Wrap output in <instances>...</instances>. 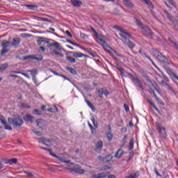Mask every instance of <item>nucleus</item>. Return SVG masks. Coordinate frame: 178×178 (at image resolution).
Wrapping results in <instances>:
<instances>
[{
    "mask_svg": "<svg viewBox=\"0 0 178 178\" xmlns=\"http://www.w3.org/2000/svg\"><path fill=\"white\" fill-rule=\"evenodd\" d=\"M136 24L138 26V27L140 29L143 34L145 35L147 38H153L154 37V32L148 27L147 25L143 24L140 20L137 18L134 19Z\"/></svg>",
    "mask_w": 178,
    "mask_h": 178,
    "instance_id": "7ed1b4c3",
    "label": "nucleus"
},
{
    "mask_svg": "<svg viewBox=\"0 0 178 178\" xmlns=\"http://www.w3.org/2000/svg\"><path fill=\"white\" fill-rule=\"evenodd\" d=\"M150 90L151 91H154V90H156V86H155L154 83H152L150 86Z\"/></svg>",
    "mask_w": 178,
    "mask_h": 178,
    "instance_id": "13d9d810",
    "label": "nucleus"
},
{
    "mask_svg": "<svg viewBox=\"0 0 178 178\" xmlns=\"http://www.w3.org/2000/svg\"><path fill=\"white\" fill-rule=\"evenodd\" d=\"M13 73H15V74H22V76H24V77H26V79H30V76H29V74H26L24 72L13 71Z\"/></svg>",
    "mask_w": 178,
    "mask_h": 178,
    "instance_id": "4c0bfd02",
    "label": "nucleus"
},
{
    "mask_svg": "<svg viewBox=\"0 0 178 178\" xmlns=\"http://www.w3.org/2000/svg\"><path fill=\"white\" fill-rule=\"evenodd\" d=\"M94 34L95 37H97V38L99 40V44L101 46L103 47L104 49H105L106 52L110 54V55H112V56H115V55H116V51H115L113 49L109 47V44H108V43H106V42H105V40L102 39L104 36H102V35L98 34L97 31H94Z\"/></svg>",
    "mask_w": 178,
    "mask_h": 178,
    "instance_id": "f03ea898",
    "label": "nucleus"
},
{
    "mask_svg": "<svg viewBox=\"0 0 178 178\" xmlns=\"http://www.w3.org/2000/svg\"><path fill=\"white\" fill-rule=\"evenodd\" d=\"M95 145H96L95 151L97 152H100L101 149H102V147H104V143H102V140H99V141L96 143Z\"/></svg>",
    "mask_w": 178,
    "mask_h": 178,
    "instance_id": "f3484780",
    "label": "nucleus"
},
{
    "mask_svg": "<svg viewBox=\"0 0 178 178\" xmlns=\"http://www.w3.org/2000/svg\"><path fill=\"white\" fill-rule=\"evenodd\" d=\"M83 56H84V54L77 52V51H76L73 54L74 58H83Z\"/></svg>",
    "mask_w": 178,
    "mask_h": 178,
    "instance_id": "72a5a7b5",
    "label": "nucleus"
},
{
    "mask_svg": "<svg viewBox=\"0 0 178 178\" xmlns=\"http://www.w3.org/2000/svg\"><path fill=\"white\" fill-rule=\"evenodd\" d=\"M97 24H99V26H101L102 27V26H104V21H102V19H99L97 20Z\"/></svg>",
    "mask_w": 178,
    "mask_h": 178,
    "instance_id": "8fccbe9b",
    "label": "nucleus"
},
{
    "mask_svg": "<svg viewBox=\"0 0 178 178\" xmlns=\"http://www.w3.org/2000/svg\"><path fill=\"white\" fill-rule=\"evenodd\" d=\"M156 127L161 137H163V138H166V136H168V134H166V129H165V127H163V126H162V124L156 122Z\"/></svg>",
    "mask_w": 178,
    "mask_h": 178,
    "instance_id": "0eeeda50",
    "label": "nucleus"
},
{
    "mask_svg": "<svg viewBox=\"0 0 178 178\" xmlns=\"http://www.w3.org/2000/svg\"><path fill=\"white\" fill-rule=\"evenodd\" d=\"M81 38L86 40V38H88V35H87L86 33H81Z\"/></svg>",
    "mask_w": 178,
    "mask_h": 178,
    "instance_id": "6e6d98bb",
    "label": "nucleus"
},
{
    "mask_svg": "<svg viewBox=\"0 0 178 178\" xmlns=\"http://www.w3.org/2000/svg\"><path fill=\"white\" fill-rule=\"evenodd\" d=\"M65 69L66 70H67V72L71 73V74H74V76L77 75V71L74 68L70 67H65Z\"/></svg>",
    "mask_w": 178,
    "mask_h": 178,
    "instance_id": "a878e982",
    "label": "nucleus"
},
{
    "mask_svg": "<svg viewBox=\"0 0 178 178\" xmlns=\"http://www.w3.org/2000/svg\"><path fill=\"white\" fill-rule=\"evenodd\" d=\"M128 77L129 79H131V80H132V81H134V80H135L137 77H134V76H133V74H128Z\"/></svg>",
    "mask_w": 178,
    "mask_h": 178,
    "instance_id": "5fc2aeb1",
    "label": "nucleus"
},
{
    "mask_svg": "<svg viewBox=\"0 0 178 178\" xmlns=\"http://www.w3.org/2000/svg\"><path fill=\"white\" fill-rule=\"evenodd\" d=\"M37 42H38V45H41L42 42L45 44V42H48L47 41V38L38 37Z\"/></svg>",
    "mask_w": 178,
    "mask_h": 178,
    "instance_id": "b1692460",
    "label": "nucleus"
},
{
    "mask_svg": "<svg viewBox=\"0 0 178 178\" xmlns=\"http://www.w3.org/2000/svg\"><path fill=\"white\" fill-rule=\"evenodd\" d=\"M91 120H92L95 129H97L98 127V124L97 122H95V118H94V117H92L91 118Z\"/></svg>",
    "mask_w": 178,
    "mask_h": 178,
    "instance_id": "3c124183",
    "label": "nucleus"
},
{
    "mask_svg": "<svg viewBox=\"0 0 178 178\" xmlns=\"http://www.w3.org/2000/svg\"><path fill=\"white\" fill-rule=\"evenodd\" d=\"M102 89V92H103V94L106 96L109 95V91H108V90L105 89V88H101Z\"/></svg>",
    "mask_w": 178,
    "mask_h": 178,
    "instance_id": "de8ad7c7",
    "label": "nucleus"
},
{
    "mask_svg": "<svg viewBox=\"0 0 178 178\" xmlns=\"http://www.w3.org/2000/svg\"><path fill=\"white\" fill-rule=\"evenodd\" d=\"M9 65L8 63H4L1 65L0 66V72H3V70H6V69H8Z\"/></svg>",
    "mask_w": 178,
    "mask_h": 178,
    "instance_id": "c756f323",
    "label": "nucleus"
},
{
    "mask_svg": "<svg viewBox=\"0 0 178 178\" xmlns=\"http://www.w3.org/2000/svg\"><path fill=\"white\" fill-rule=\"evenodd\" d=\"M67 60H68V62H70V63H76V59H74V58L68 56L66 57Z\"/></svg>",
    "mask_w": 178,
    "mask_h": 178,
    "instance_id": "c9c22d12",
    "label": "nucleus"
},
{
    "mask_svg": "<svg viewBox=\"0 0 178 178\" xmlns=\"http://www.w3.org/2000/svg\"><path fill=\"white\" fill-rule=\"evenodd\" d=\"M106 137L109 141H112L113 138V135L112 134V128L111 127V125H108V133H107Z\"/></svg>",
    "mask_w": 178,
    "mask_h": 178,
    "instance_id": "aec40b11",
    "label": "nucleus"
},
{
    "mask_svg": "<svg viewBox=\"0 0 178 178\" xmlns=\"http://www.w3.org/2000/svg\"><path fill=\"white\" fill-rule=\"evenodd\" d=\"M26 7L29 10H37V9H38V7L37 6H33V5H26Z\"/></svg>",
    "mask_w": 178,
    "mask_h": 178,
    "instance_id": "7c9ffc66",
    "label": "nucleus"
},
{
    "mask_svg": "<svg viewBox=\"0 0 178 178\" xmlns=\"http://www.w3.org/2000/svg\"><path fill=\"white\" fill-rule=\"evenodd\" d=\"M40 20L42 22H48V23H51V19H49L48 18H44V17H40Z\"/></svg>",
    "mask_w": 178,
    "mask_h": 178,
    "instance_id": "864d4df0",
    "label": "nucleus"
},
{
    "mask_svg": "<svg viewBox=\"0 0 178 178\" xmlns=\"http://www.w3.org/2000/svg\"><path fill=\"white\" fill-rule=\"evenodd\" d=\"M117 29L119 30V31H120L119 35L122 38V41L124 42V44H126L129 48H131V49H133V48L136 47V44L129 39L130 37H131V35L122 28H119L118 26H117Z\"/></svg>",
    "mask_w": 178,
    "mask_h": 178,
    "instance_id": "f257e3e1",
    "label": "nucleus"
},
{
    "mask_svg": "<svg viewBox=\"0 0 178 178\" xmlns=\"http://www.w3.org/2000/svg\"><path fill=\"white\" fill-rule=\"evenodd\" d=\"M165 14L166 15V17H168L170 22L173 24L175 29L178 31L177 21L173 20L172 17H170L169 13H168L167 11H165Z\"/></svg>",
    "mask_w": 178,
    "mask_h": 178,
    "instance_id": "9b49d317",
    "label": "nucleus"
},
{
    "mask_svg": "<svg viewBox=\"0 0 178 178\" xmlns=\"http://www.w3.org/2000/svg\"><path fill=\"white\" fill-rule=\"evenodd\" d=\"M5 163L7 165H16L17 163V159H8V161H5Z\"/></svg>",
    "mask_w": 178,
    "mask_h": 178,
    "instance_id": "cd10ccee",
    "label": "nucleus"
},
{
    "mask_svg": "<svg viewBox=\"0 0 178 178\" xmlns=\"http://www.w3.org/2000/svg\"><path fill=\"white\" fill-rule=\"evenodd\" d=\"M133 148H134V138H131L130 139V143H129V149L130 151H131V149H133Z\"/></svg>",
    "mask_w": 178,
    "mask_h": 178,
    "instance_id": "e433bc0d",
    "label": "nucleus"
},
{
    "mask_svg": "<svg viewBox=\"0 0 178 178\" xmlns=\"http://www.w3.org/2000/svg\"><path fill=\"white\" fill-rule=\"evenodd\" d=\"M143 1L145 3H146V5H148L149 9H154V6L152 5V3L149 1V0H143Z\"/></svg>",
    "mask_w": 178,
    "mask_h": 178,
    "instance_id": "58836bf2",
    "label": "nucleus"
},
{
    "mask_svg": "<svg viewBox=\"0 0 178 178\" xmlns=\"http://www.w3.org/2000/svg\"><path fill=\"white\" fill-rule=\"evenodd\" d=\"M58 161H60V162H62L63 163H67L68 166H70L72 165V166H74V163H72L70 160H65L66 157H57Z\"/></svg>",
    "mask_w": 178,
    "mask_h": 178,
    "instance_id": "f8f14e48",
    "label": "nucleus"
},
{
    "mask_svg": "<svg viewBox=\"0 0 178 178\" xmlns=\"http://www.w3.org/2000/svg\"><path fill=\"white\" fill-rule=\"evenodd\" d=\"M29 72H30L32 76H33V73H34L35 74H38V71L37 70V69L31 70Z\"/></svg>",
    "mask_w": 178,
    "mask_h": 178,
    "instance_id": "09e8293b",
    "label": "nucleus"
},
{
    "mask_svg": "<svg viewBox=\"0 0 178 178\" xmlns=\"http://www.w3.org/2000/svg\"><path fill=\"white\" fill-rule=\"evenodd\" d=\"M43 57L40 54H32L31 55V60H38V62H41L42 60Z\"/></svg>",
    "mask_w": 178,
    "mask_h": 178,
    "instance_id": "a211bd4d",
    "label": "nucleus"
},
{
    "mask_svg": "<svg viewBox=\"0 0 178 178\" xmlns=\"http://www.w3.org/2000/svg\"><path fill=\"white\" fill-rule=\"evenodd\" d=\"M109 169H112V166H111V165H103L101 168L100 170L104 171V170H108Z\"/></svg>",
    "mask_w": 178,
    "mask_h": 178,
    "instance_id": "c03bdc74",
    "label": "nucleus"
},
{
    "mask_svg": "<svg viewBox=\"0 0 178 178\" xmlns=\"http://www.w3.org/2000/svg\"><path fill=\"white\" fill-rule=\"evenodd\" d=\"M65 34H67V35H68V37H70V38H72V37H73V35H72V33H70V31H66Z\"/></svg>",
    "mask_w": 178,
    "mask_h": 178,
    "instance_id": "774afa93",
    "label": "nucleus"
},
{
    "mask_svg": "<svg viewBox=\"0 0 178 178\" xmlns=\"http://www.w3.org/2000/svg\"><path fill=\"white\" fill-rule=\"evenodd\" d=\"M24 120H25V122H30L31 123H33L34 122V117L30 114H26L24 116Z\"/></svg>",
    "mask_w": 178,
    "mask_h": 178,
    "instance_id": "6ab92c4d",
    "label": "nucleus"
},
{
    "mask_svg": "<svg viewBox=\"0 0 178 178\" xmlns=\"http://www.w3.org/2000/svg\"><path fill=\"white\" fill-rule=\"evenodd\" d=\"M138 177H140V171L133 170L125 178H138Z\"/></svg>",
    "mask_w": 178,
    "mask_h": 178,
    "instance_id": "ddd939ff",
    "label": "nucleus"
},
{
    "mask_svg": "<svg viewBox=\"0 0 178 178\" xmlns=\"http://www.w3.org/2000/svg\"><path fill=\"white\" fill-rule=\"evenodd\" d=\"M0 122L3 124L6 130H12V127L6 123V119L3 115H0Z\"/></svg>",
    "mask_w": 178,
    "mask_h": 178,
    "instance_id": "6e6552de",
    "label": "nucleus"
},
{
    "mask_svg": "<svg viewBox=\"0 0 178 178\" xmlns=\"http://www.w3.org/2000/svg\"><path fill=\"white\" fill-rule=\"evenodd\" d=\"M32 113H33V115H37L38 116H41L42 115V112L37 109L33 110Z\"/></svg>",
    "mask_w": 178,
    "mask_h": 178,
    "instance_id": "a19ab883",
    "label": "nucleus"
},
{
    "mask_svg": "<svg viewBox=\"0 0 178 178\" xmlns=\"http://www.w3.org/2000/svg\"><path fill=\"white\" fill-rule=\"evenodd\" d=\"M48 168H47V170H51V172H55V168H54V167L51 166V165H48Z\"/></svg>",
    "mask_w": 178,
    "mask_h": 178,
    "instance_id": "680f3d73",
    "label": "nucleus"
},
{
    "mask_svg": "<svg viewBox=\"0 0 178 178\" xmlns=\"http://www.w3.org/2000/svg\"><path fill=\"white\" fill-rule=\"evenodd\" d=\"M91 133L93 136H95L97 134V130L95 129V128H92L91 129Z\"/></svg>",
    "mask_w": 178,
    "mask_h": 178,
    "instance_id": "bf43d9fd",
    "label": "nucleus"
},
{
    "mask_svg": "<svg viewBox=\"0 0 178 178\" xmlns=\"http://www.w3.org/2000/svg\"><path fill=\"white\" fill-rule=\"evenodd\" d=\"M70 2L74 8H80L83 5V2L79 0H70Z\"/></svg>",
    "mask_w": 178,
    "mask_h": 178,
    "instance_id": "dca6fc26",
    "label": "nucleus"
},
{
    "mask_svg": "<svg viewBox=\"0 0 178 178\" xmlns=\"http://www.w3.org/2000/svg\"><path fill=\"white\" fill-rule=\"evenodd\" d=\"M122 156H123V152L122 149H120L116 152L114 156V158H117V159H120V158H122Z\"/></svg>",
    "mask_w": 178,
    "mask_h": 178,
    "instance_id": "393cba45",
    "label": "nucleus"
},
{
    "mask_svg": "<svg viewBox=\"0 0 178 178\" xmlns=\"http://www.w3.org/2000/svg\"><path fill=\"white\" fill-rule=\"evenodd\" d=\"M165 88L168 89V92H169L170 94H175V89H173V87L170 86V85L168 84V85L165 87Z\"/></svg>",
    "mask_w": 178,
    "mask_h": 178,
    "instance_id": "473e14b6",
    "label": "nucleus"
},
{
    "mask_svg": "<svg viewBox=\"0 0 178 178\" xmlns=\"http://www.w3.org/2000/svg\"><path fill=\"white\" fill-rule=\"evenodd\" d=\"M11 43L9 41L7 40H3L1 42V47H2V50L1 51V56H3L5 54H8V51H10L9 47H10Z\"/></svg>",
    "mask_w": 178,
    "mask_h": 178,
    "instance_id": "423d86ee",
    "label": "nucleus"
},
{
    "mask_svg": "<svg viewBox=\"0 0 178 178\" xmlns=\"http://www.w3.org/2000/svg\"><path fill=\"white\" fill-rule=\"evenodd\" d=\"M134 84H135L136 86H137L138 88H140V90H144V87H143V83H141V81L138 79V78H136L132 81Z\"/></svg>",
    "mask_w": 178,
    "mask_h": 178,
    "instance_id": "4468645a",
    "label": "nucleus"
},
{
    "mask_svg": "<svg viewBox=\"0 0 178 178\" xmlns=\"http://www.w3.org/2000/svg\"><path fill=\"white\" fill-rule=\"evenodd\" d=\"M73 170L75 173H79V175H83L85 172L84 169H81V167L79 165H74Z\"/></svg>",
    "mask_w": 178,
    "mask_h": 178,
    "instance_id": "2eb2a0df",
    "label": "nucleus"
},
{
    "mask_svg": "<svg viewBox=\"0 0 178 178\" xmlns=\"http://www.w3.org/2000/svg\"><path fill=\"white\" fill-rule=\"evenodd\" d=\"M48 111L49 112H51V113L58 112V108L56 107V106H53V108H49Z\"/></svg>",
    "mask_w": 178,
    "mask_h": 178,
    "instance_id": "a18cd8bd",
    "label": "nucleus"
},
{
    "mask_svg": "<svg viewBox=\"0 0 178 178\" xmlns=\"http://www.w3.org/2000/svg\"><path fill=\"white\" fill-rule=\"evenodd\" d=\"M166 6H174V8H176V2H175V0H166L165 1Z\"/></svg>",
    "mask_w": 178,
    "mask_h": 178,
    "instance_id": "c85d7f7f",
    "label": "nucleus"
},
{
    "mask_svg": "<svg viewBox=\"0 0 178 178\" xmlns=\"http://www.w3.org/2000/svg\"><path fill=\"white\" fill-rule=\"evenodd\" d=\"M53 47L57 49V51H61L60 44H59L58 42H53Z\"/></svg>",
    "mask_w": 178,
    "mask_h": 178,
    "instance_id": "ea45409f",
    "label": "nucleus"
},
{
    "mask_svg": "<svg viewBox=\"0 0 178 178\" xmlns=\"http://www.w3.org/2000/svg\"><path fill=\"white\" fill-rule=\"evenodd\" d=\"M108 176V172H102L100 174L93 175L92 177L93 178H105Z\"/></svg>",
    "mask_w": 178,
    "mask_h": 178,
    "instance_id": "4be33fe9",
    "label": "nucleus"
},
{
    "mask_svg": "<svg viewBox=\"0 0 178 178\" xmlns=\"http://www.w3.org/2000/svg\"><path fill=\"white\" fill-rule=\"evenodd\" d=\"M24 173H25V175H26V177L34 178V174H33L29 171H24Z\"/></svg>",
    "mask_w": 178,
    "mask_h": 178,
    "instance_id": "37998d69",
    "label": "nucleus"
},
{
    "mask_svg": "<svg viewBox=\"0 0 178 178\" xmlns=\"http://www.w3.org/2000/svg\"><path fill=\"white\" fill-rule=\"evenodd\" d=\"M166 72H167V73H168V74H170V76H172L173 77H175V79L176 80L178 81V76H177V74H176V73H175L173 72V70H172L170 68L168 67V68H166Z\"/></svg>",
    "mask_w": 178,
    "mask_h": 178,
    "instance_id": "412c9836",
    "label": "nucleus"
},
{
    "mask_svg": "<svg viewBox=\"0 0 178 178\" xmlns=\"http://www.w3.org/2000/svg\"><path fill=\"white\" fill-rule=\"evenodd\" d=\"M160 84L163 86V87H166L168 85V83L165 82V81H161Z\"/></svg>",
    "mask_w": 178,
    "mask_h": 178,
    "instance_id": "e2e57ef3",
    "label": "nucleus"
},
{
    "mask_svg": "<svg viewBox=\"0 0 178 178\" xmlns=\"http://www.w3.org/2000/svg\"><path fill=\"white\" fill-rule=\"evenodd\" d=\"M52 55H58V56H60V58H63V54H60V52H58V51L54 49L51 51Z\"/></svg>",
    "mask_w": 178,
    "mask_h": 178,
    "instance_id": "79ce46f5",
    "label": "nucleus"
},
{
    "mask_svg": "<svg viewBox=\"0 0 178 178\" xmlns=\"http://www.w3.org/2000/svg\"><path fill=\"white\" fill-rule=\"evenodd\" d=\"M112 159H113V156H112V155H108V156H104V162H111V161H112Z\"/></svg>",
    "mask_w": 178,
    "mask_h": 178,
    "instance_id": "2f4dec72",
    "label": "nucleus"
},
{
    "mask_svg": "<svg viewBox=\"0 0 178 178\" xmlns=\"http://www.w3.org/2000/svg\"><path fill=\"white\" fill-rule=\"evenodd\" d=\"M152 54L160 62H163L164 63H169V60H168V58H166L165 56L162 55V53L159 52V51H158L156 49H153L152 50Z\"/></svg>",
    "mask_w": 178,
    "mask_h": 178,
    "instance_id": "39448f33",
    "label": "nucleus"
},
{
    "mask_svg": "<svg viewBox=\"0 0 178 178\" xmlns=\"http://www.w3.org/2000/svg\"><path fill=\"white\" fill-rule=\"evenodd\" d=\"M122 1L124 3L125 6L127 8H129V9L134 6V4H133V3H131V1H129V0H122Z\"/></svg>",
    "mask_w": 178,
    "mask_h": 178,
    "instance_id": "bb28decb",
    "label": "nucleus"
},
{
    "mask_svg": "<svg viewBox=\"0 0 178 178\" xmlns=\"http://www.w3.org/2000/svg\"><path fill=\"white\" fill-rule=\"evenodd\" d=\"M8 121L9 122V123H12L13 126H14V127H16V129L22 127V126H23V124L24 123L23 122V119L19 115H16L15 117H14V118H8Z\"/></svg>",
    "mask_w": 178,
    "mask_h": 178,
    "instance_id": "20e7f679",
    "label": "nucleus"
},
{
    "mask_svg": "<svg viewBox=\"0 0 178 178\" xmlns=\"http://www.w3.org/2000/svg\"><path fill=\"white\" fill-rule=\"evenodd\" d=\"M124 108L126 112H129V111H130L129 106H127V104H124Z\"/></svg>",
    "mask_w": 178,
    "mask_h": 178,
    "instance_id": "69168bd1",
    "label": "nucleus"
},
{
    "mask_svg": "<svg viewBox=\"0 0 178 178\" xmlns=\"http://www.w3.org/2000/svg\"><path fill=\"white\" fill-rule=\"evenodd\" d=\"M89 54H90V55H91V56H92V58H97V56H98V55L96 54L95 52L89 51Z\"/></svg>",
    "mask_w": 178,
    "mask_h": 178,
    "instance_id": "052dcab7",
    "label": "nucleus"
},
{
    "mask_svg": "<svg viewBox=\"0 0 178 178\" xmlns=\"http://www.w3.org/2000/svg\"><path fill=\"white\" fill-rule=\"evenodd\" d=\"M98 94H99V97L100 98H102V95H104V93H103L102 89H100V90H98Z\"/></svg>",
    "mask_w": 178,
    "mask_h": 178,
    "instance_id": "0e129e2a",
    "label": "nucleus"
},
{
    "mask_svg": "<svg viewBox=\"0 0 178 178\" xmlns=\"http://www.w3.org/2000/svg\"><path fill=\"white\" fill-rule=\"evenodd\" d=\"M39 148H40V149H44V151H49V152H52V149H47V147H44L42 146H39Z\"/></svg>",
    "mask_w": 178,
    "mask_h": 178,
    "instance_id": "603ef678",
    "label": "nucleus"
},
{
    "mask_svg": "<svg viewBox=\"0 0 178 178\" xmlns=\"http://www.w3.org/2000/svg\"><path fill=\"white\" fill-rule=\"evenodd\" d=\"M36 123L37 125L38 126V127H40L42 129H45V127H47V126H48V122H47V121L44 120H36Z\"/></svg>",
    "mask_w": 178,
    "mask_h": 178,
    "instance_id": "1a4fd4ad",
    "label": "nucleus"
},
{
    "mask_svg": "<svg viewBox=\"0 0 178 178\" xmlns=\"http://www.w3.org/2000/svg\"><path fill=\"white\" fill-rule=\"evenodd\" d=\"M40 143L44 145H48V144H51V140L47 138H40Z\"/></svg>",
    "mask_w": 178,
    "mask_h": 178,
    "instance_id": "5701e85b",
    "label": "nucleus"
},
{
    "mask_svg": "<svg viewBox=\"0 0 178 178\" xmlns=\"http://www.w3.org/2000/svg\"><path fill=\"white\" fill-rule=\"evenodd\" d=\"M47 42H45L44 44H47L48 48H51V47H54V42L53 43H50L49 42V39L47 38Z\"/></svg>",
    "mask_w": 178,
    "mask_h": 178,
    "instance_id": "49530a36",
    "label": "nucleus"
},
{
    "mask_svg": "<svg viewBox=\"0 0 178 178\" xmlns=\"http://www.w3.org/2000/svg\"><path fill=\"white\" fill-rule=\"evenodd\" d=\"M86 102L88 105V106H89V108H90V109L92 111V112H95V108L94 107V106L92 105V104H91V102H90L88 100H86Z\"/></svg>",
    "mask_w": 178,
    "mask_h": 178,
    "instance_id": "f704fd0d",
    "label": "nucleus"
},
{
    "mask_svg": "<svg viewBox=\"0 0 178 178\" xmlns=\"http://www.w3.org/2000/svg\"><path fill=\"white\" fill-rule=\"evenodd\" d=\"M149 104L154 108V109H155L156 111H158V108H156V106H155V104H154L152 101L149 102Z\"/></svg>",
    "mask_w": 178,
    "mask_h": 178,
    "instance_id": "4d7b16f0",
    "label": "nucleus"
},
{
    "mask_svg": "<svg viewBox=\"0 0 178 178\" xmlns=\"http://www.w3.org/2000/svg\"><path fill=\"white\" fill-rule=\"evenodd\" d=\"M27 59H31V55L26 56H24L23 58V60H27Z\"/></svg>",
    "mask_w": 178,
    "mask_h": 178,
    "instance_id": "338daca9",
    "label": "nucleus"
},
{
    "mask_svg": "<svg viewBox=\"0 0 178 178\" xmlns=\"http://www.w3.org/2000/svg\"><path fill=\"white\" fill-rule=\"evenodd\" d=\"M20 42H22V39L19 38H13L12 41L10 42V44L12 47L17 48V47H19V45L20 44Z\"/></svg>",
    "mask_w": 178,
    "mask_h": 178,
    "instance_id": "9d476101",
    "label": "nucleus"
}]
</instances>
